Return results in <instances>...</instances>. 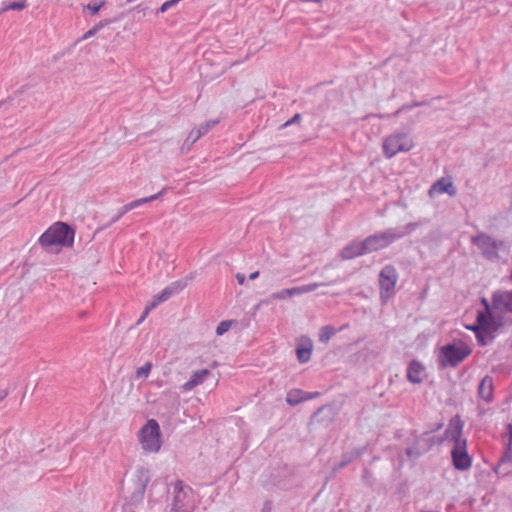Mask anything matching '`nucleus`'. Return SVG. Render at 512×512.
<instances>
[{"mask_svg":"<svg viewBox=\"0 0 512 512\" xmlns=\"http://www.w3.org/2000/svg\"><path fill=\"white\" fill-rule=\"evenodd\" d=\"M464 422L459 415L453 416L445 430L444 437L454 445L451 450L452 463L455 469L466 471L472 465V458L467 451V439L463 437Z\"/></svg>","mask_w":512,"mask_h":512,"instance_id":"f257e3e1","label":"nucleus"},{"mask_svg":"<svg viewBox=\"0 0 512 512\" xmlns=\"http://www.w3.org/2000/svg\"><path fill=\"white\" fill-rule=\"evenodd\" d=\"M425 223H428V220L423 219L418 222H410L402 227L389 228L385 231L370 235L364 239L366 252L369 254L384 249L396 240L411 234L418 226Z\"/></svg>","mask_w":512,"mask_h":512,"instance_id":"f03ea898","label":"nucleus"},{"mask_svg":"<svg viewBox=\"0 0 512 512\" xmlns=\"http://www.w3.org/2000/svg\"><path fill=\"white\" fill-rule=\"evenodd\" d=\"M74 230L66 223L56 222L39 238V244L47 251H58V247H71L74 242Z\"/></svg>","mask_w":512,"mask_h":512,"instance_id":"7ed1b4c3","label":"nucleus"},{"mask_svg":"<svg viewBox=\"0 0 512 512\" xmlns=\"http://www.w3.org/2000/svg\"><path fill=\"white\" fill-rule=\"evenodd\" d=\"M471 242L481 250L482 255L489 261L501 259V253L508 254V245L504 241L495 240L485 233L473 236Z\"/></svg>","mask_w":512,"mask_h":512,"instance_id":"20e7f679","label":"nucleus"},{"mask_svg":"<svg viewBox=\"0 0 512 512\" xmlns=\"http://www.w3.org/2000/svg\"><path fill=\"white\" fill-rule=\"evenodd\" d=\"M472 350L464 343H449L440 347L438 362L442 368L456 367L466 357L471 354Z\"/></svg>","mask_w":512,"mask_h":512,"instance_id":"39448f33","label":"nucleus"},{"mask_svg":"<svg viewBox=\"0 0 512 512\" xmlns=\"http://www.w3.org/2000/svg\"><path fill=\"white\" fill-rule=\"evenodd\" d=\"M138 440L141 448L149 453H156L161 448L160 426L154 419H150L140 429Z\"/></svg>","mask_w":512,"mask_h":512,"instance_id":"423d86ee","label":"nucleus"},{"mask_svg":"<svg viewBox=\"0 0 512 512\" xmlns=\"http://www.w3.org/2000/svg\"><path fill=\"white\" fill-rule=\"evenodd\" d=\"M413 141L404 132L394 133L385 138L383 152L387 158H392L399 152H408L413 147Z\"/></svg>","mask_w":512,"mask_h":512,"instance_id":"0eeeda50","label":"nucleus"},{"mask_svg":"<svg viewBox=\"0 0 512 512\" xmlns=\"http://www.w3.org/2000/svg\"><path fill=\"white\" fill-rule=\"evenodd\" d=\"M476 325L469 326L476 334V338L482 346L489 344L494 339L493 332L496 331L495 323L490 315L479 312L476 320Z\"/></svg>","mask_w":512,"mask_h":512,"instance_id":"6e6552de","label":"nucleus"},{"mask_svg":"<svg viewBox=\"0 0 512 512\" xmlns=\"http://www.w3.org/2000/svg\"><path fill=\"white\" fill-rule=\"evenodd\" d=\"M173 490L174 495L169 505V512H187L186 507L191 498L192 489L178 480L174 483Z\"/></svg>","mask_w":512,"mask_h":512,"instance_id":"1a4fd4ad","label":"nucleus"},{"mask_svg":"<svg viewBox=\"0 0 512 512\" xmlns=\"http://www.w3.org/2000/svg\"><path fill=\"white\" fill-rule=\"evenodd\" d=\"M398 280V273L394 266L386 265L379 274V284L381 288V297H390L394 293V288Z\"/></svg>","mask_w":512,"mask_h":512,"instance_id":"9d476101","label":"nucleus"},{"mask_svg":"<svg viewBox=\"0 0 512 512\" xmlns=\"http://www.w3.org/2000/svg\"><path fill=\"white\" fill-rule=\"evenodd\" d=\"M428 433H423L417 437L411 447H408L405 451L409 459H417L424 453L430 450L434 445L433 438L427 437Z\"/></svg>","mask_w":512,"mask_h":512,"instance_id":"9b49d317","label":"nucleus"},{"mask_svg":"<svg viewBox=\"0 0 512 512\" xmlns=\"http://www.w3.org/2000/svg\"><path fill=\"white\" fill-rule=\"evenodd\" d=\"M366 246L364 240L353 241L346 245L340 252V256L344 260H350L358 256L366 255Z\"/></svg>","mask_w":512,"mask_h":512,"instance_id":"f8f14e48","label":"nucleus"},{"mask_svg":"<svg viewBox=\"0 0 512 512\" xmlns=\"http://www.w3.org/2000/svg\"><path fill=\"white\" fill-rule=\"evenodd\" d=\"M492 301L496 309L512 313V290L494 292Z\"/></svg>","mask_w":512,"mask_h":512,"instance_id":"ddd939ff","label":"nucleus"},{"mask_svg":"<svg viewBox=\"0 0 512 512\" xmlns=\"http://www.w3.org/2000/svg\"><path fill=\"white\" fill-rule=\"evenodd\" d=\"M317 287H318V285L316 283H313V284H308V285H302L299 287L283 289L279 292L273 293L272 298L273 299H285L288 297H293L295 295H301L304 293L314 291Z\"/></svg>","mask_w":512,"mask_h":512,"instance_id":"4468645a","label":"nucleus"},{"mask_svg":"<svg viewBox=\"0 0 512 512\" xmlns=\"http://www.w3.org/2000/svg\"><path fill=\"white\" fill-rule=\"evenodd\" d=\"M493 390V378L486 375L479 383L478 395L481 399L489 403L493 400Z\"/></svg>","mask_w":512,"mask_h":512,"instance_id":"2eb2a0df","label":"nucleus"},{"mask_svg":"<svg viewBox=\"0 0 512 512\" xmlns=\"http://www.w3.org/2000/svg\"><path fill=\"white\" fill-rule=\"evenodd\" d=\"M424 366L417 360H412L407 369V379L411 383L419 384L423 381Z\"/></svg>","mask_w":512,"mask_h":512,"instance_id":"dca6fc26","label":"nucleus"},{"mask_svg":"<svg viewBox=\"0 0 512 512\" xmlns=\"http://www.w3.org/2000/svg\"><path fill=\"white\" fill-rule=\"evenodd\" d=\"M209 374H210V372L208 369H202V370L195 371L191 375L190 379L182 385V390L183 391L192 390L194 387L202 384Z\"/></svg>","mask_w":512,"mask_h":512,"instance_id":"f3484780","label":"nucleus"},{"mask_svg":"<svg viewBox=\"0 0 512 512\" xmlns=\"http://www.w3.org/2000/svg\"><path fill=\"white\" fill-rule=\"evenodd\" d=\"M506 429L507 434L505 437H508V442L506 444V451L500 459L499 466H503L512 461V424H507Z\"/></svg>","mask_w":512,"mask_h":512,"instance_id":"a211bd4d","label":"nucleus"},{"mask_svg":"<svg viewBox=\"0 0 512 512\" xmlns=\"http://www.w3.org/2000/svg\"><path fill=\"white\" fill-rule=\"evenodd\" d=\"M185 287V283L174 282L157 294L161 302L168 300L173 294L180 292Z\"/></svg>","mask_w":512,"mask_h":512,"instance_id":"6ab92c4d","label":"nucleus"},{"mask_svg":"<svg viewBox=\"0 0 512 512\" xmlns=\"http://www.w3.org/2000/svg\"><path fill=\"white\" fill-rule=\"evenodd\" d=\"M439 193H447L450 196H454L456 194V189L453 186L451 181H446L445 179L438 180L432 187Z\"/></svg>","mask_w":512,"mask_h":512,"instance_id":"aec40b11","label":"nucleus"},{"mask_svg":"<svg viewBox=\"0 0 512 512\" xmlns=\"http://www.w3.org/2000/svg\"><path fill=\"white\" fill-rule=\"evenodd\" d=\"M165 190L166 189H163V190H161L157 194H154V195H151L149 197H145V198H141V199H137L135 201H132V202L124 205V210H130L131 211L132 209H135V208L141 206L142 204L152 202V201L158 199L160 196H162L164 194Z\"/></svg>","mask_w":512,"mask_h":512,"instance_id":"412c9836","label":"nucleus"},{"mask_svg":"<svg viewBox=\"0 0 512 512\" xmlns=\"http://www.w3.org/2000/svg\"><path fill=\"white\" fill-rule=\"evenodd\" d=\"M26 0H18L14 2H2L0 4V15L9 10H23L26 7Z\"/></svg>","mask_w":512,"mask_h":512,"instance_id":"4be33fe9","label":"nucleus"},{"mask_svg":"<svg viewBox=\"0 0 512 512\" xmlns=\"http://www.w3.org/2000/svg\"><path fill=\"white\" fill-rule=\"evenodd\" d=\"M304 391L299 389H294L288 392L286 401L290 405H297L300 402H303Z\"/></svg>","mask_w":512,"mask_h":512,"instance_id":"5701e85b","label":"nucleus"},{"mask_svg":"<svg viewBox=\"0 0 512 512\" xmlns=\"http://www.w3.org/2000/svg\"><path fill=\"white\" fill-rule=\"evenodd\" d=\"M200 138L199 136V132H196L194 130H192L189 135L187 136V138L185 139L182 147H181V151L184 153V152H187L190 150V148L192 147V145Z\"/></svg>","mask_w":512,"mask_h":512,"instance_id":"b1692460","label":"nucleus"},{"mask_svg":"<svg viewBox=\"0 0 512 512\" xmlns=\"http://www.w3.org/2000/svg\"><path fill=\"white\" fill-rule=\"evenodd\" d=\"M218 122V120H209L193 130L199 132V136L201 137L205 135L210 129H212L216 124H218Z\"/></svg>","mask_w":512,"mask_h":512,"instance_id":"393cba45","label":"nucleus"},{"mask_svg":"<svg viewBox=\"0 0 512 512\" xmlns=\"http://www.w3.org/2000/svg\"><path fill=\"white\" fill-rule=\"evenodd\" d=\"M311 356V349L309 347H298L297 348V357L298 360L302 363L307 362Z\"/></svg>","mask_w":512,"mask_h":512,"instance_id":"a878e982","label":"nucleus"},{"mask_svg":"<svg viewBox=\"0 0 512 512\" xmlns=\"http://www.w3.org/2000/svg\"><path fill=\"white\" fill-rule=\"evenodd\" d=\"M152 364L151 362L145 363L143 366L139 367L136 370V378H147L149 376V373L151 371Z\"/></svg>","mask_w":512,"mask_h":512,"instance_id":"bb28decb","label":"nucleus"},{"mask_svg":"<svg viewBox=\"0 0 512 512\" xmlns=\"http://www.w3.org/2000/svg\"><path fill=\"white\" fill-rule=\"evenodd\" d=\"M364 451H365V447L357 450L356 452H353L351 454V456L344 455L343 460L338 464V468L345 467L352 460L353 457L360 456Z\"/></svg>","mask_w":512,"mask_h":512,"instance_id":"cd10ccee","label":"nucleus"},{"mask_svg":"<svg viewBox=\"0 0 512 512\" xmlns=\"http://www.w3.org/2000/svg\"><path fill=\"white\" fill-rule=\"evenodd\" d=\"M232 323H233V321H222V322H220L218 324L217 328H216L217 335L221 336L224 333H226L230 329Z\"/></svg>","mask_w":512,"mask_h":512,"instance_id":"c85d7f7f","label":"nucleus"},{"mask_svg":"<svg viewBox=\"0 0 512 512\" xmlns=\"http://www.w3.org/2000/svg\"><path fill=\"white\" fill-rule=\"evenodd\" d=\"M336 329L332 326H325L322 328V342L328 341L334 334Z\"/></svg>","mask_w":512,"mask_h":512,"instance_id":"c756f323","label":"nucleus"},{"mask_svg":"<svg viewBox=\"0 0 512 512\" xmlns=\"http://www.w3.org/2000/svg\"><path fill=\"white\" fill-rule=\"evenodd\" d=\"M105 23L100 22L97 25H95L93 28L89 29L82 37V39H88L92 36H94L100 29L104 27Z\"/></svg>","mask_w":512,"mask_h":512,"instance_id":"7c9ffc66","label":"nucleus"},{"mask_svg":"<svg viewBox=\"0 0 512 512\" xmlns=\"http://www.w3.org/2000/svg\"><path fill=\"white\" fill-rule=\"evenodd\" d=\"M105 4V1H101L98 4H88L85 9L89 10L93 15L97 14L101 7H103Z\"/></svg>","mask_w":512,"mask_h":512,"instance_id":"2f4dec72","label":"nucleus"},{"mask_svg":"<svg viewBox=\"0 0 512 512\" xmlns=\"http://www.w3.org/2000/svg\"><path fill=\"white\" fill-rule=\"evenodd\" d=\"M301 115L299 113L295 114L290 120L286 121L281 127H287L294 123L299 122Z\"/></svg>","mask_w":512,"mask_h":512,"instance_id":"473e14b6","label":"nucleus"},{"mask_svg":"<svg viewBox=\"0 0 512 512\" xmlns=\"http://www.w3.org/2000/svg\"><path fill=\"white\" fill-rule=\"evenodd\" d=\"M129 211H130V210H124V206H123V207L119 210L118 214H117V215H115V216L112 218L111 222H112V223L117 222V221H118V220H119V219H120L124 214L128 213Z\"/></svg>","mask_w":512,"mask_h":512,"instance_id":"72a5a7b5","label":"nucleus"},{"mask_svg":"<svg viewBox=\"0 0 512 512\" xmlns=\"http://www.w3.org/2000/svg\"><path fill=\"white\" fill-rule=\"evenodd\" d=\"M318 392H307V391H304V395H303V401H307V400H310L312 398H315L318 396Z\"/></svg>","mask_w":512,"mask_h":512,"instance_id":"f704fd0d","label":"nucleus"},{"mask_svg":"<svg viewBox=\"0 0 512 512\" xmlns=\"http://www.w3.org/2000/svg\"><path fill=\"white\" fill-rule=\"evenodd\" d=\"M235 277L238 284L243 285L245 283L246 277L243 273H237Z\"/></svg>","mask_w":512,"mask_h":512,"instance_id":"c9c22d12","label":"nucleus"},{"mask_svg":"<svg viewBox=\"0 0 512 512\" xmlns=\"http://www.w3.org/2000/svg\"><path fill=\"white\" fill-rule=\"evenodd\" d=\"M161 302V300L158 298L157 295L154 296L153 298V301L151 302V304H149L147 307H151V309L155 308L157 305H159Z\"/></svg>","mask_w":512,"mask_h":512,"instance_id":"e433bc0d","label":"nucleus"},{"mask_svg":"<svg viewBox=\"0 0 512 512\" xmlns=\"http://www.w3.org/2000/svg\"><path fill=\"white\" fill-rule=\"evenodd\" d=\"M362 478H363V480H364L367 484H369V485H371V484H372V483L369 481V478H370V472H369L367 469H365V470L363 471Z\"/></svg>","mask_w":512,"mask_h":512,"instance_id":"4c0bfd02","label":"nucleus"},{"mask_svg":"<svg viewBox=\"0 0 512 512\" xmlns=\"http://www.w3.org/2000/svg\"><path fill=\"white\" fill-rule=\"evenodd\" d=\"M135 10H137L139 12H142L144 16L151 12V10L149 8H147V7L146 8H141V5H138L135 8Z\"/></svg>","mask_w":512,"mask_h":512,"instance_id":"58836bf2","label":"nucleus"},{"mask_svg":"<svg viewBox=\"0 0 512 512\" xmlns=\"http://www.w3.org/2000/svg\"><path fill=\"white\" fill-rule=\"evenodd\" d=\"M169 9L168 7L166 6L165 2L160 6V8L155 12L156 15H158L159 13H165L167 12Z\"/></svg>","mask_w":512,"mask_h":512,"instance_id":"ea45409f","label":"nucleus"},{"mask_svg":"<svg viewBox=\"0 0 512 512\" xmlns=\"http://www.w3.org/2000/svg\"><path fill=\"white\" fill-rule=\"evenodd\" d=\"M150 310H151V307H146L145 308V311L143 312L142 316L138 320V324L141 323L147 317V315L150 312Z\"/></svg>","mask_w":512,"mask_h":512,"instance_id":"a19ab883","label":"nucleus"},{"mask_svg":"<svg viewBox=\"0 0 512 512\" xmlns=\"http://www.w3.org/2000/svg\"><path fill=\"white\" fill-rule=\"evenodd\" d=\"M258 276H259V271H255V272H252V273L249 275V279H250V280H255Z\"/></svg>","mask_w":512,"mask_h":512,"instance_id":"79ce46f5","label":"nucleus"},{"mask_svg":"<svg viewBox=\"0 0 512 512\" xmlns=\"http://www.w3.org/2000/svg\"><path fill=\"white\" fill-rule=\"evenodd\" d=\"M8 395V392L5 390H0V402L5 399Z\"/></svg>","mask_w":512,"mask_h":512,"instance_id":"37998d69","label":"nucleus"},{"mask_svg":"<svg viewBox=\"0 0 512 512\" xmlns=\"http://www.w3.org/2000/svg\"><path fill=\"white\" fill-rule=\"evenodd\" d=\"M407 107L406 106H402L401 108H399L395 113L394 115L397 116L399 115L402 111H404Z\"/></svg>","mask_w":512,"mask_h":512,"instance_id":"c03bdc74","label":"nucleus"},{"mask_svg":"<svg viewBox=\"0 0 512 512\" xmlns=\"http://www.w3.org/2000/svg\"><path fill=\"white\" fill-rule=\"evenodd\" d=\"M319 410L313 413L312 418H315Z\"/></svg>","mask_w":512,"mask_h":512,"instance_id":"a18cd8bd","label":"nucleus"},{"mask_svg":"<svg viewBox=\"0 0 512 512\" xmlns=\"http://www.w3.org/2000/svg\"><path fill=\"white\" fill-rule=\"evenodd\" d=\"M419 105H421V103H418V102H417V103H415L413 106H419Z\"/></svg>","mask_w":512,"mask_h":512,"instance_id":"49530a36","label":"nucleus"},{"mask_svg":"<svg viewBox=\"0 0 512 512\" xmlns=\"http://www.w3.org/2000/svg\"><path fill=\"white\" fill-rule=\"evenodd\" d=\"M442 427V423H440L438 426H437V429L441 428Z\"/></svg>","mask_w":512,"mask_h":512,"instance_id":"de8ad7c7","label":"nucleus"},{"mask_svg":"<svg viewBox=\"0 0 512 512\" xmlns=\"http://www.w3.org/2000/svg\"><path fill=\"white\" fill-rule=\"evenodd\" d=\"M2 105V102H0V106Z\"/></svg>","mask_w":512,"mask_h":512,"instance_id":"09e8293b","label":"nucleus"},{"mask_svg":"<svg viewBox=\"0 0 512 512\" xmlns=\"http://www.w3.org/2000/svg\"><path fill=\"white\" fill-rule=\"evenodd\" d=\"M166 512H169V509Z\"/></svg>","mask_w":512,"mask_h":512,"instance_id":"8fccbe9b","label":"nucleus"}]
</instances>
